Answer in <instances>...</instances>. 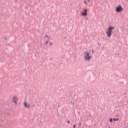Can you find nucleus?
<instances>
[{
    "label": "nucleus",
    "instance_id": "20e7f679",
    "mask_svg": "<svg viewBox=\"0 0 128 128\" xmlns=\"http://www.w3.org/2000/svg\"><path fill=\"white\" fill-rule=\"evenodd\" d=\"M82 16H88V9H84L82 13Z\"/></svg>",
    "mask_w": 128,
    "mask_h": 128
},
{
    "label": "nucleus",
    "instance_id": "6e6552de",
    "mask_svg": "<svg viewBox=\"0 0 128 128\" xmlns=\"http://www.w3.org/2000/svg\"><path fill=\"white\" fill-rule=\"evenodd\" d=\"M109 121L110 122H112V118H110L109 119Z\"/></svg>",
    "mask_w": 128,
    "mask_h": 128
},
{
    "label": "nucleus",
    "instance_id": "6ab92c4d",
    "mask_svg": "<svg viewBox=\"0 0 128 128\" xmlns=\"http://www.w3.org/2000/svg\"><path fill=\"white\" fill-rule=\"evenodd\" d=\"M16 2H17L18 1V0H14Z\"/></svg>",
    "mask_w": 128,
    "mask_h": 128
},
{
    "label": "nucleus",
    "instance_id": "0eeeda50",
    "mask_svg": "<svg viewBox=\"0 0 128 128\" xmlns=\"http://www.w3.org/2000/svg\"><path fill=\"white\" fill-rule=\"evenodd\" d=\"M113 120H114V122H116L117 120H118V118H114Z\"/></svg>",
    "mask_w": 128,
    "mask_h": 128
},
{
    "label": "nucleus",
    "instance_id": "9b49d317",
    "mask_svg": "<svg viewBox=\"0 0 128 128\" xmlns=\"http://www.w3.org/2000/svg\"><path fill=\"white\" fill-rule=\"evenodd\" d=\"M78 126H82V124L80 122L78 123Z\"/></svg>",
    "mask_w": 128,
    "mask_h": 128
},
{
    "label": "nucleus",
    "instance_id": "f257e3e1",
    "mask_svg": "<svg viewBox=\"0 0 128 128\" xmlns=\"http://www.w3.org/2000/svg\"><path fill=\"white\" fill-rule=\"evenodd\" d=\"M114 28L112 26H109L107 28L106 34L108 38H110V36H112V30H114Z\"/></svg>",
    "mask_w": 128,
    "mask_h": 128
},
{
    "label": "nucleus",
    "instance_id": "f3484780",
    "mask_svg": "<svg viewBox=\"0 0 128 128\" xmlns=\"http://www.w3.org/2000/svg\"><path fill=\"white\" fill-rule=\"evenodd\" d=\"M124 94H126V92H124Z\"/></svg>",
    "mask_w": 128,
    "mask_h": 128
},
{
    "label": "nucleus",
    "instance_id": "ddd939ff",
    "mask_svg": "<svg viewBox=\"0 0 128 128\" xmlns=\"http://www.w3.org/2000/svg\"><path fill=\"white\" fill-rule=\"evenodd\" d=\"M73 128H76V124H74V125L73 126Z\"/></svg>",
    "mask_w": 128,
    "mask_h": 128
},
{
    "label": "nucleus",
    "instance_id": "dca6fc26",
    "mask_svg": "<svg viewBox=\"0 0 128 128\" xmlns=\"http://www.w3.org/2000/svg\"><path fill=\"white\" fill-rule=\"evenodd\" d=\"M88 2H90V0H88Z\"/></svg>",
    "mask_w": 128,
    "mask_h": 128
},
{
    "label": "nucleus",
    "instance_id": "1a4fd4ad",
    "mask_svg": "<svg viewBox=\"0 0 128 128\" xmlns=\"http://www.w3.org/2000/svg\"><path fill=\"white\" fill-rule=\"evenodd\" d=\"M84 2L85 4H88V2H86V0H84Z\"/></svg>",
    "mask_w": 128,
    "mask_h": 128
},
{
    "label": "nucleus",
    "instance_id": "f03ea898",
    "mask_svg": "<svg viewBox=\"0 0 128 128\" xmlns=\"http://www.w3.org/2000/svg\"><path fill=\"white\" fill-rule=\"evenodd\" d=\"M84 60L86 62H90V58H92L91 56H90V52H84Z\"/></svg>",
    "mask_w": 128,
    "mask_h": 128
},
{
    "label": "nucleus",
    "instance_id": "2eb2a0df",
    "mask_svg": "<svg viewBox=\"0 0 128 128\" xmlns=\"http://www.w3.org/2000/svg\"><path fill=\"white\" fill-rule=\"evenodd\" d=\"M48 40H47V41L46 42V44H48Z\"/></svg>",
    "mask_w": 128,
    "mask_h": 128
},
{
    "label": "nucleus",
    "instance_id": "b1692460",
    "mask_svg": "<svg viewBox=\"0 0 128 128\" xmlns=\"http://www.w3.org/2000/svg\"><path fill=\"white\" fill-rule=\"evenodd\" d=\"M108 128H110V127H108Z\"/></svg>",
    "mask_w": 128,
    "mask_h": 128
},
{
    "label": "nucleus",
    "instance_id": "4be33fe9",
    "mask_svg": "<svg viewBox=\"0 0 128 128\" xmlns=\"http://www.w3.org/2000/svg\"><path fill=\"white\" fill-rule=\"evenodd\" d=\"M50 60H52V58H50Z\"/></svg>",
    "mask_w": 128,
    "mask_h": 128
},
{
    "label": "nucleus",
    "instance_id": "412c9836",
    "mask_svg": "<svg viewBox=\"0 0 128 128\" xmlns=\"http://www.w3.org/2000/svg\"><path fill=\"white\" fill-rule=\"evenodd\" d=\"M98 44H100V42H98Z\"/></svg>",
    "mask_w": 128,
    "mask_h": 128
},
{
    "label": "nucleus",
    "instance_id": "4468645a",
    "mask_svg": "<svg viewBox=\"0 0 128 128\" xmlns=\"http://www.w3.org/2000/svg\"><path fill=\"white\" fill-rule=\"evenodd\" d=\"M52 42H51L50 44V46H52Z\"/></svg>",
    "mask_w": 128,
    "mask_h": 128
},
{
    "label": "nucleus",
    "instance_id": "9d476101",
    "mask_svg": "<svg viewBox=\"0 0 128 128\" xmlns=\"http://www.w3.org/2000/svg\"><path fill=\"white\" fill-rule=\"evenodd\" d=\"M45 38H48V36L47 34L45 35Z\"/></svg>",
    "mask_w": 128,
    "mask_h": 128
},
{
    "label": "nucleus",
    "instance_id": "f8f14e48",
    "mask_svg": "<svg viewBox=\"0 0 128 128\" xmlns=\"http://www.w3.org/2000/svg\"><path fill=\"white\" fill-rule=\"evenodd\" d=\"M67 122H68V124H70V120H68L67 121Z\"/></svg>",
    "mask_w": 128,
    "mask_h": 128
},
{
    "label": "nucleus",
    "instance_id": "39448f33",
    "mask_svg": "<svg viewBox=\"0 0 128 128\" xmlns=\"http://www.w3.org/2000/svg\"><path fill=\"white\" fill-rule=\"evenodd\" d=\"M13 102L16 104H18V97H16V96H14L13 97Z\"/></svg>",
    "mask_w": 128,
    "mask_h": 128
},
{
    "label": "nucleus",
    "instance_id": "423d86ee",
    "mask_svg": "<svg viewBox=\"0 0 128 128\" xmlns=\"http://www.w3.org/2000/svg\"><path fill=\"white\" fill-rule=\"evenodd\" d=\"M24 106L26 108H30V104H26V102H24Z\"/></svg>",
    "mask_w": 128,
    "mask_h": 128
},
{
    "label": "nucleus",
    "instance_id": "aec40b11",
    "mask_svg": "<svg viewBox=\"0 0 128 128\" xmlns=\"http://www.w3.org/2000/svg\"><path fill=\"white\" fill-rule=\"evenodd\" d=\"M116 116H118V115H116Z\"/></svg>",
    "mask_w": 128,
    "mask_h": 128
},
{
    "label": "nucleus",
    "instance_id": "7ed1b4c3",
    "mask_svg": "<svg viewBox=\"0 0 128 128\" xmlns=\"http://www.w3.org/2000/svg\"><path fill=\"white\" fill-rule=\"evenodd\" d=\"M122 6L120 5L116 7V12H122Z\"/></svg>",
    "mask_w": 128,
    "mask_h": 128
},
{
    "label": "nucleus",
    "instance_id": "5701e85b",
    "mask_svg": "<svg viewBox=\"0 0 128 128\" xmlns=\"http://www.w3.org/2000/svg\"><path fill=\"white\" fill-rule=\"evenodd\" d=\"M5 40H6V38H5Z\"/></svg>",
    "mask_w": 128,
    "mask_h": 128
},
{
    "label": "nucleus",
    "instance_id": "a211bd4d",
    "mask_svg": "<svg viewBox=\"0 0 128 128\" xmlns=\"http://www.w3.org/2000/svg\"><path fill=\"white\" fill-rule=\"evenodd\" d=\"M64 38H66V36H65V37Z\"/></svg>",
    "mask_w": 128,
    "mask_h": 128
}]
</instances>
